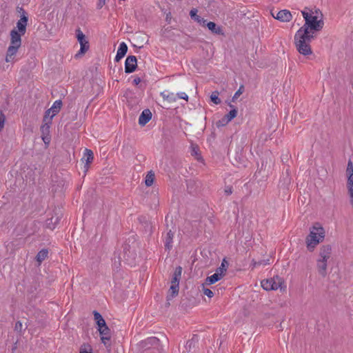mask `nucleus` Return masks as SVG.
I'll list each match as a JSON object with an SVG mask.
<instances>
[{
  "label": "nucleus",
  "mask_w": 353,
  "mask_h": 353,
  "mask_svg": "<svg viewBox=\"0 0 353 353\" xmlns=\"http://www.w3.org/2000/svg\"><path fill=\"white\" fill-rule=\"evenodd\" d=\"M325 238V230L319 223H315L310 230V234L306 237L307 248L312 252Z\"/></svg>",
  "instance_id": "f257e3e1"
},
{
  "label": "nucleus",
  "mask_w": 353,
  "mask_h": 353,
  "mask_svg": "<svg viewBox=\"0 0 353 353\" xmlns=\"http://www.w3.org/2000/svg\"><path fill=\"white\" fill-rule=\"evenodd\" d=\"M314 38V35L298 34L296 32L294 35V43L297 51L304 56L312 54L310 42Z\"/></svg>",
  "instance_id": "f03ea898"
},
{
  "label": "nucleus",
  "mask_w": 353,
  "mask_h": 353,
  "mask_svg": "<svg viewBox=\"0 0 353 353\" xmlns=\"http://www.w3.org/2000/svg\"><path fill=\"white\" fill-rule=\"evenodd\" d=\"M324 22L322 19L318 20L316 16L312 15L307 19L304 25L297 31L298 34L314 35V32H319L323 28Z\"/></svg>",
  "instance_id": "7ed1b4c3"
},
{
  "label": "nucleus",
  "mask_w": 353,
  "mask_h": 353,
  "mask_svg": "<svg viewBox=\"0 0 353 353\" xmlns=\"http://www.w3.org/2000/svg\"><path fill=\"white\" fill-rule=\"evenodd\" d=\"M23 35L15 28L10 31V45L6 53V62H10L14 59V56L17 54L18 49L21 45V36Z\"/></svg>",
  "instance_id": "20e7f679"
},
{
  "label": "nucleus",
  "mask_w": 353,
  "mask_h": 353,
  "mask_svg": "<svg viewBox=\"0 0 353 353\" xmlns=\"http://www.w3.org/2000/svg\"><path fill=\"white\" fill-rule=\"evenodd\" d=\"M138 347L139 353H150L153 350H162L159 339L154 336L141 341Z\"/></svg>",
  "instance_id": "39448f33"
},
{
  "label": "nucleus",
  "mask_w": 353,
  "mask_h": 353,
  "mask_svg": "<svg viewBox=\"0 0 353 353\" xmlns=\"http://www.w3.org/2000/svg\"><path fill=\"white\" fill-rule=\"evenodd\" d=\"M283 280L279 276L273 278L263 280L261 281V287L266 291L276 290L279 288L281 289Z\"/></svg>",
  "instance_id": "423d86ee"
},
{
  "label": "nucleus",
  "mask_w": 353,
  "mask_h": 353,
  "mask_svg": "<svg viewBox=\"0 0 353 353\" xmlns=\"http://www.w3.org/2000/svg\"><path fill=\"white\" fill-rule=\"evenodd\" d=\"M76 35L81 46L79 52L75 55V57H78L84 54L89 50L90 46L88 39L80 28L76 30Z\"/></svg>",
  "instance_id": "0eeeda50"
},
{
  "label": "nucleus",
  "mask_w": 353,
  "mask_h": 353,
  "mask_svg": "<svg viewBox=\"0 0 353 353\" xmlns=\"http://www.w3.org/2000/svg\"><path fill=\"white\" fill-rule=\"evenodd\" d=\"M346 173L347 175V187L350 196V203L353 206V163L351 160L347 163Z\"/></svg>",
  "instance_id": "6e6552de"
},
{
  "label": "nucleus",
  "mask_w": 353,
  "mask_h": 353,
  "mask_svg": "<svg viewBox=\"0 0 353 353\" xmlns=\"http://www.w3.org/2000/svg\"><path fill=\"white\" fill-rule=\"evenodd\" d=\"M99 334L101 335V340L103 345L109 347L111 346V330L108 327V326H105V327H102V329H98Z\"/></svg>",
  "instance_id": "1a4fd4ad"
},
{
  "label": "nucleus",
  "mask_w": 353,
  "mask_h": 353,
  "mask_svg": "<svg viewBox=\"0 0 353 353\" xmlns=\"http://www.w3.org/2000/svg\"><path fill=\"white\" fill-rule=\"evenodd\" d=\"M21 10H22V14L20 19L17 23V28L18 29V32H21L22 34H25L28 21V17L27 12L23 8H21Z\"/></svg>",
  "instance_id": "9d476101"
},
{
  "label": "nucleus",
  "mask_w": 353,
  "mask_h": 353,
  "mask_svg": "<svg viewBox=\"0 0 353 353\" xmlns=\"http://www.w3.org/2000/svg\"><path fill=\"white\" fill-rule=\"evenodd\" d=\"M137 68V59L134 55H130L125 61V72L132 73L135 71Z\"/></svg>",
  "instance_id": "9b49d317"
},
{
  "label": "nucleus",
  "mask_w": 353,
  "mask_h": 353,
  "mask_svg": "<svg viewBox=\"0 0 353 353\" xmlns=\"http://www.w3.org/2000/svg\"><path fill=\"white\" fill-rule=\"evenodd\" d=\"M332 247L330 245H323L320 248L318 259L327 261L331 257Z\"/></svg>",
  "instance_id": "f8f14e48"
},
{
  "label": "nucleus",
  "mask_w": 353,
  "mask_h": 353,
  "mask_svg": "<svg viewBox=\"0 0 353 353\" xmlns=\"http://www.w3.org/2000/svg\"><path fill=\"white\" fill-rule=\"evenodd\" d=\"M316 269L319 274L325 278L327 276V261L323 259H317L316 261Z\"/></svg>",
  "instance_id": "ddd939ff"
},
{
  "label": "nucleus",
  "mask_w": 353,
  "mask_h": 353,
  "mask_svg": "<svg viewBox=\"0 0 353 353\" xmlns=\"http://www.w3.org/2000/svg\"><path fill=\"white\" fill-rule=\"evenodd\" d=\"M275 18L282 22H289L292 20V16L289 10H282L278 12Z\"/></svg>",
  "instance_id": "4468645a"
},
{
  "label": "nucleus",
  "mask_w": 353,
  "mask_h": 353,
  "mask_svg": "<svg viewBox=\"0 0 353 353\" xmlns=\"http://www.w3.org/2000/svg\"><path fill=\"white\" fill-rule=\"evenodd\" d=\"M175 231L170 230L164 237L165 249L170 251L172 248V241Z\"/></svg>",
  "instance_id": "2eb2a0df"
},
{
  "label": "nucleus",
  "mask_w": 353,
  "mask_h": 353,
  "mask_svg": "<svg viewBox=\"0 0 353 353\" xmlns=\"http://www.w3.org/2000/svg\"><path fill=\"white\" fill-rule=\"evenodd\" d=\"M152 118V112L149 109L144 110L139 118V123L141 125H145Z\"/></svg>",
  "instance_id": "dca6fc26"
},
{
  "label": "nucleus",
  "mask_w": 353,
  "mask_h": 353,
  "mask_svg": "<svg viewBox=\"0 0 353 353\" xmlns=\"http://www.w3.org/2000/svg\"><path fill=\"white\" fill-rule=\"evenodd\" d=\"M208 28L214 34L224 35V32L221 26H218L214 22L210 21L205 23Z\"/></svg>",
  "instance_id": "f3484780"
},
{
  "label": "nucleus",
  "mask_w": 353,
  "mask_h": 353,
  "mask_svg": "<svg viewBox=\"0 0 353 353\" xmlns=\"http://www.w3.org/2000/svg\"><path fill=\"white\" fill-rule=\"evenodd\" d=\"M127 51H128L127 45L124 42H122L121 43H120L118 50H117V55L115 57V61H117V62L119 61L125 55V54L127 53Z\"/></svg>",
  "instance_id": "a211bd4d"
},
{
  "label": "nucleus",
  "mask_w": 353,
  "mask_h": 353,
  "mask_svg": "<svg viewBox=\"0 0 353 353\" xmlns=\"http://www.w3.org/2000/svg\"><path fill=\"white\" fill-rule=\"evenodd\" d=\"M197 9L196 8H192L190 12V16L192 19L196 21L200 25H202L203 26H205L206 20L203 18H201L200 16L197 15Z\"/></svg>",
  "instance_id": "6ab92c4d"
},
{
  "label": "nucleus",
  "mask_w": 353,
  "mask_h": 353,
  "mask_svg": "<svg viewBox=\"0 0 353 353\" xmlns=\"http://www.w3.org/2000/svg\"><path fill=\"white\" fill-rule=\"evenodd\" d=\"M223 276L221 275V273H219V271H216V272L214 274H213L212 275H211L210 276H208L205 279V283L206 285L214 284L216 282H217L218 281L221 280Z\"/></svg>",
  "instance_id": "aec40b11"
},
{
  "label": "nucleus",
  "mask_w": 353,
  "mask_h": 353,
  "mask_svg": "<svg viewBox=\"0 0 353 353\" xmlns=\"http://www.w3.org/2000/svg\"><path fill=\"white\" fill-rule=\"evenodd\" d=\"M182 273V268L181 266H177L174 272V274L172 275L171 284H179V281L181 279Z\"/></svg>",
  "instance_id": "412c9836"
},
{
  "label": "nucleus",
  "mask_w": 353,
  "mask_h": 353,
  "mask_svg": "<svg viewBox=\"0 0 353 353\" xmlns=\"http://www.w3.org/2000/svg\"><path fill=\"white\" fill-rule=\"evenodd\" d=\"M179 285L176 284H171V286L169 289L168 294L167 296V301L172 299L174 297L178 295L179 294Z\"/></svg>",
  "instance_id": "4be33fe9"
},
{
  "label": "nucleus",
  "mask_w": 353,
  "mask_h": 353,
  "mask_svg": "<svg viewBox=\"0 0 353 353\" xmlns=\"http://www.w3.org/2000/svg\"><path fill=\"white\" fill-rule=\"evenodd\" d=\"M198 342V336L196 335H194L193 337L188 340L186 342L185 345V349L188 352H190L192 350H194L196 347V344Z\"/></svg>",
  "instance_id": "5701e85b"
},
{
  "label": "nucleus",
  "mask_w": 353,
  "mask_h": 353,
  "mask_svg": "<svg viewBox=\"0 0 353 353\" xmlns=\"http://www.w3.org/2000/svg\"><path fill=\"white\" fill-rule=\"evenodd\" d=\"M48 250L47 249H42L37 253L36 260L38 262L39 265H40L41 263L48 257Z\"/></svg>",
  "instance_id": "b1692460"
},
{
  "label": "nucleus",
  "mask_w": 353,
  "mask_h": 353,
  "mask_svg": "<svg viewBox=\"0 0 353 353\" xmlns=\"http://www.w3.org/2000/svg\"><path fill=\"white\" fill-rule=\"evenodd\" d=\"M61 100H57L54 102L52 106L50 108L52 111V117H54L59 112L62 107Z\"/></svg>",
  "instance_id": "393cba45"
},
{
  "label": "nucleus",
  "mask_w": 353,
  "mask_h": 353,
  "mask_svg": "<svg viewBox=\"0 0 353 353\" xmlns=\"http://www.w3.org/2000/svg\"><path fill=\"white\" fill-rule=\"evenodd\" d=\"M59 221V218L58 216H52L46 220V227L50 230H54Z\"/></svg>",
  "instance_id": "a878e982"
},
{
  "label": "nucleus",
  "mask_w": 353,
  "mask_h": 353,
  "mask_svg": "<svg viewBox=\"0 0 353 353\" xmlns=\"http://www.w3.org/2000/svg\"><path fill=\"white\" fill-rule=\"evenodd\" d=\"M161 96L163 98V99L169 102H174L176 101V96L172 92L164 91L161 92Z\"/></svg>",
  "instance_id": "bb28decb"
},
{
  "label": "nucleus",
  "mask_w": 353,
  "mask_h": 353,
  "mask_svg": "<svg viewBox=\"0 0 353 353\" xmlns=\"http://www.w3.org/2000/svg\"><path fill=\"white\" fill-rule=\"evenodd\" d=\"M155 175L153 171L150 170L148 172L145 180V184L146 186L150 187L151 186L154 181Z\"/></svg>",
  "instance_id": "cd10ccee"
},
{
  "label": "nucleus",
  "mask_w": 353,
  "mask_h": 353,
  "mask_svg": "<svg viewBox=\"0 0 353 353\" xmlns=\"http://www.w3.org/2000/svg\"><path fill=\"white\" fill-rule=\"evenodd\" d=\"M230 106L232 109L224 116L226 118V119L229 121V122L232 121L234 118H235L237 115L236 108L233 105L231 104H230Z\"/></svg>",
  "instance_id": "c85d7f7f"
},
{
  "label": "nucleus",
  "mask_w": 353,
  "mask_h": 353,
  "mask_svg": "<svg viewBox=\"0 0 353 353\" xmlns=\"http://www.w3.org/2000/svg\"><path fill=\"white\" fill-rule=\"evenodd\" d=\"M43 124L41 126V131L43 135H49L50 128L52 123L43 122Z\"/></svg>",
  "instance_id": "c756f323"
},
{
  "label": "nucleus",
  "mask_w": 353,
  "mask_h": 353,
  "mask_svg": "<svg viewBox=\"0 0 353 353\" xmlns=\"http://www.w3.org/2000/svg\"><path fill=\"white\" fill-rule=\"evenodd\" d=\"M228 265V262L224 259L221 263V266L216 271H219V273H221L222 276H224L227 271Z\"/></svg>",
  "instance_id": "7c9ffc66"
},
{
  "label": "nucleus",
  "mask_w": 353,
  "mask_h": 353,
  "mask_svg": "<svg viewBox=\"0 0 353 353\" xmlns=\"http://www.w3.org/2000/svg\"><path fill=\"white\" fill-rule=\"evenodd\" d=\"M219 93L218 91H214L210 96L211 101L216 105L220 104L221 102V99L219 98Z\"/></svg>",
  "instance_id": "2f4dec72"
},
{
  "label": "nucleus",
  "mask_w": 353,
  "mask_h": 353,
  "mask_svg": "<svg viewBox=\"0 0 353 353\" xmlns=\"http://www.w3.org/2000/svg\"><path fill=\"white\" fill-rule=\"evenodd\" d=\"M50 112H52L50 109H48L45 112L43 122L52 123V120L54 117H52V115L50 116Z\"/></svg>",
  "instance_id": "473e14b6"
},
{
  "label": "nucleus",
  "mask_w": 353,
  "mask_h": 353,
  "mask_svg": "<svg viewBox=\"0 0 353 353\" xmlns=\"http://www.w3.org/2000/svg\"><path fill=\"white\" fill-rule=\"evenodd\" d=\"M85 157H86V164L90 163L94 158L93 152L92 150L86 149L85 150Z\"/></svg>",
  "instance_id": "72a5a7b5"
},
{
  "label": "nucleus",
  "mask_w": 353,
  "mask_h": 353,
  "mask_svg": "<svg viewBox=\"0 0 353 353\" xmlns=\"http://www.w3.org/2000/svg\"><path fill=\"white\" fill-rule=\"evenodd\" d=\"M268 261H269V260H267V261L261 260V261H256L254 259H253L252 261V264H251L252 269H254L256 266H259L261 265H266V264L268 263Z\"/></svg>",
  "instance_id": "f704fd0d"
},
{
  "label": "nucleus",
  "mask_w": 353,
  "mask_h": 353,
  "mask_svg": "<svg viewBox=\"0 0 353 353\" xmlns=\"http://www.w3.org/2000/svg\"><path fill=\"white\" fill-rule=\"evenodd\" d=\"M244 91V85H240L238 90L235 92L232 97V101H234Z\"/></svg>",
  "instance_id": "c9c22d12"
},
{
  "label": "nucleus",
  "mask_w": 353,
  "mask_h": 353,
  "mask_svg": "<svg viewBox=\"0 0 353 353\" xmlns=\"http://www.w3.org/2000/svg\"><path fill=\"white\" fill-rule=\"evenodd\" d=\"M228 123H229V121H228L226 119V118L225 117H223L221 119L219 120L216 123V125L218 128H219V127H223V126L226 125Z\"/></svg>",
  "instance_id": "e433bc0d"
},
{
  "label": "nucleus",
  "mask_w": 353,
  "mask_h": 353,
  "mask_svg": "<svg viewBox=\"0 0 353 353\" xmlns=\"http://www.w3.org/2000/svg\"><path fill=\"white\" fill-rule=\"evenodd\" d=\"M6 121V116L2 111H0V132L3 129Z\"/></svg>",
  "instance_id": "4c0bfd02"
},
{
  "label": "nucleus",
  "mask_w": 353,
  "mask_h": 353,
  "mask_svg": "<svg viewBox=\"0 0 353 353\" xmlns=\"http://www.w3.org/2000/svg\"><path fill=\"white\" fill-rule=\"evenodd\" d=\"M203 294L209 298H212L214 296L213 292L208 288H203Z\"/></svg>",
  "instance_id": "58836bf2"
},
{
  "label": "nucleus",
  "mask_w": 353,
  "mask_h": 353,
  "mask_svg": "<svg viewBox=\"0 0 353 353\" xmlns=\"http://www.w3.org/2000/svg\"><path fill=\"white\" fill-rule=\"evenodd\" d=\"M93 315L96 323L97 321H101L103 319L101 314L96 310L93 311Z\"/></svg>",
  "instance_id": "ea45409f"
},
{
  "label": "nucleus",
  "mask_w": 353,
  "mask_h": 353,
  "mask_svg": "<svg viewBox=\"0 0 353 353\" xmlns=\"http://www.w3.org/2000/svg\"><path fill=\"white\" fill-rule=\"evenodd\" d=\"M22 327V323L19 321H17L14 325V330L18 332H21Z\"/></svg>",
  "instance_id": "a19ab883"
},
{
  "label": "nucleus",
  "mask_w": 353,
  "mask_h": 353,
  "mask_svg": "<svg viewBox=\"0 0 353 353\" xmlns=\"http://www.w3.org/2000/svg\"><path fill=\"white\" fill-rule=\"evenodd\" d=\"M176 97L179 98V99H184L186 101H188V96L186 93L185 92H179L176 94Z\"/></svg>",
  "instance_id": "79ce46f5"
},
{
  "label": "nucleus",
  "mask_w": 353,
  "mask_h": 353,
  "mask_svg": "<svg viewBox=\"0 0 353 353\" xmlns=\"http://www.w3.org/2000/svg\"><path fill=\"white\" fill-rule=\"evenodd\" d=\"M97 325L98 329H100V328L102 329V327H105V326H107L104 319H103L101 321H97Z\"/></svg>",
  "instance_id": "37998d69"
},
{
  "label": "nucleus",
  "mask_w": 353,
  "mask_h": 353,
  "mask_svg": "<svg viewBox=\"0 0 353 353\" xmlns=\"http://www.w3.org/2000/svg\"><path fill=\"white\" fill-rule=\"evenodd\" d=\"M106 0H98L97 4V8L98 10L101 9L103 6L105 4Z\"/></svg>",
  "instance_id": "c03bdc74"
},
{
  "label": "nucleus",
  "mask_w": 353,
  "mask_h": 353,
  "mask_svg": "<svg viewBox=\"0 0 353 353\" xmlns=\"http://www.w3.org/2000/svg\"><path fill=\"white\" fill-rule=\"evenodd\" d=\"M224 191H225V194L230 195L233 192V188L232 186L228 185L225 188Z\"/></svg>",
  "instance_id": "a18cd8bd"
},
{
  "label": "nucleus",
  "mask_w": 353,
  "mask_h": 353,
  "mask_svg": "<svg viewBox=\"0 0 353 353\" xmlns=\"http://www.w3.org/2000/svg\"><path fill=\"white\" fill-rule=\"evenodd\" d=\"M301 13H302L303 17V18L305 19V22L306 21V20L307 19H310V17L312 16L311 14H310V13H308V12H307L305 11H302Z\"/></svg>",
  "instance_id": "49530a36"
},
{
  "label": "nucleus",
  "mask_w": 353,
  "mask_h": 353,
  "mask_svg": "<svg viewBox=\"0 0 353 353\" xmlns=\"http://www.w3.org/2000/svg\"><path fill=\"white\" fill-rule=\"evenodd\" d=\"M141 81V79L140 77H135L134 79H133V84H134L135 85H137Z\"/></svg>",
  "instance_id": "de8ad7c7"
},
{
  "label": "nucleus",
  "mask_w": 353,
  "mask_h": 353,
  "mask_svg": "<svg viewBox=\"0 0 353 353\" xmlns=\"http://www.w3.org/2000/svg\"><path fill=\"white\" fill-rule=\"evenodd\" d=\"M91 350H92L90 349V352H88V351H87L86 350H85V349H81V350H80V353H92V352H91Z\"/></svg>",
  "instance_id": "09e8293b"
},
{
  "label": "nucleus",
  "mask_w": 353,
  "mask_h": 353,
  "mask_svg": "<svg viewBox=\"0 0 353 353\" xmlns=\"http://www.w3.org/2000/svg\"><path fill=\"white\" fill-rule=\"evenodd\" d=\"M162 350H153V351H151L150 353H162Z\"/></svg>",
  "instance_id": "8fccbe9b"
},
{
  "label": "nucleus",
  "mask_w": 353,
  "mask_h": 353,
  "mask_svg": "<svg viewBox=\"0 0 353 353\" xmlns=\"http://www.w3.org/2000/svg\"><path fill=\"white\" fill-rule=\"evenodd\" d=\"M197 150H198V148H193V150H192V152L193 153L195 154V155H198V152H197Z\"/></svg>",
  "instance_id": "3c124183"
},
{
  "label": "nucleus",
  "mask_w": 353,
  "mask_h": 353,
  "mask_svg": "<svg viewBox=\"0 0 353 353\" xmlns=\"http://www.w3.org/2000/svg\"><path fill=\"white\" fill-rule=\"evenodd\" d=\"M193 184L194 183V181H190L188 183V188H189V186L191 185V184Z\"/></svg>",
  "instance_id": "603ef678"
},
{
  "label": "nucleus",
  "mask_w": 353,
  "mask_h": 353,
  "mask_svg": "<svg viewBox=\"0 0 353 353\" xmlns=\"http://www.w3.org/2000/svg\"><path fill=\"white\" fill-rule=\"evenodd\" d=\"M46 137H43V141L45 142V143H47V142H46Z\"/></svg>",
  "instance_id": "864d4df0"
}]
</instances>
